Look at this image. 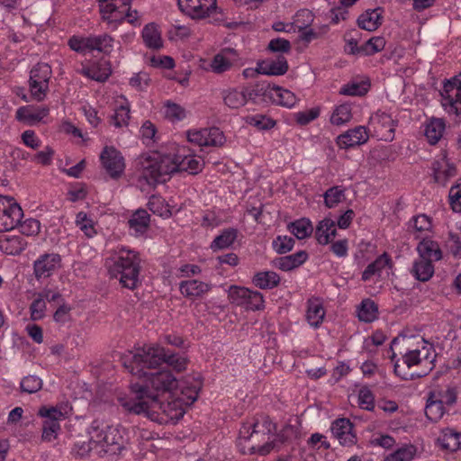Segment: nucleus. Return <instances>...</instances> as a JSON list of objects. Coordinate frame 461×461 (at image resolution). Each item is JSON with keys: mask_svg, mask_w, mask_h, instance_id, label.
Wrapping results in <instances>:
<instances>
[{"mask_svg": "<svg viewBox=\"0 0 461 461\" xmlns=\"http://www.w3.org/2000/svg\"><path fill=\"white\" fill-rule=\"evenodd\" d=\"M456 402V394L452 389H434L429 394L425 414L434 422L438 421L447 411V408Z\"/></svg>", "mask_w": 461, "mask_h": 461, "instance_id": "obj_9", "label": "nucleus"}, {"mask_svg": "<svg viewBox=\"0 0 461 461\" xmlns=\"http://www.w3.org/2000/svg\"><path fill=\"white\" fill-rule=\"evenodd\" d=\"M411 272L417 280L426 282L432 277L434 266L432 265V261L419 257V258L413 262Z\"/></svg>", "mask_w": 461, "mask_h": 461, "instance_id": "obj_39", "label": "nucleus"}, {"mask_svg": "<svg viewBox=\"0 0 461 461\" xmlns=\"http://www.w3.org/2000/svg\"><path fill=\"white\" fill-rule=\"evenodd\" d=\"M357 403L361 409L372 411L375 407V396L372 391L366 387H361L357 394Z\"/></svg>", "mask_w": 461, "mask_h": 461, "instance_id": "obj_60", "label": "nucleus"}, {"mask_svg": "<svg viewBox=\"0 0 461 461\" xmlns=\"http://www.w3.org/2000/svg\"><path fill=\"white\" fill-rule=\"evenodd\" d=\"M296 436L297 429L292 425L285 426L276 433V426L269 417L260 415L242 424L237 445L242 454L266 456Z\"/></svg>", "mask_w": 461, "mask_h": 461, "instance_id": "obj_2", "label": "nucleus"}, {"mask_svg": "<svg viewBox=\"0 0 461 461\" xmlns=\"http://www.w3.org/2000/svg\"><path fill=\"white\" fill-rule=\"evenodd\" d=\"M237 238V230L234 229H226L214 238L210 245L213 252L230 248Z\"/></svg>", "mask_w": 461, "mask_h": 461, "instance_id": "obj_43", "label": "nucleus"}, {"mask_svg": "<svg viewBox=\"0 0 461 461\" xmlns=\"http://www.w3.org/2000/svg\"><path fill=\"white\" fill-rule=\"evenodd\" d=\"M392 267L393 263L390 257L386 253H384L366 267L362 274V279L368 281L374 277L388 276Z\"/></svg>", "mask_w": 461, "mask_h": 461, "instance_id": "obj_25", "label": "nucleus"}, {"mask_svg": "<svg viewBox=\"0 0 461 461\" xmlns=\"http://www.w3.org/2000/svg\"><path fill=\"white\" fill-rule=\"evenodd\" d=\"M87 440L79 439L74 443L72 453L78 456H86L89 454L95 455V448L92 441L91 435H87Z\"/></svg>", "mask_w": 461, "mask_h": 461, "instance_id": "obj_59", "label": "nucleus"}, {"mask_svg": "<svg viewBox=\"0 0 461 461\" xmlns=\"http://www.w3.org/2000/svg\"><path fill=\"white\" fill-rule=\"evenodd\" d=\"M176 172L171 154L152 153L142 155L138 162L139 183L141 187L146 184L155 186L169 179Z\"/></svg>", "mask_w": 461, "mask_h": 461, "instance_id": "obj_6", "label": "nucleus"}, {"mask_svg": "<svg viewBox=\"0 0 461 461\" xmlns=\"http://www.w3.org/2000/svg\"><path fill=\"white\" fill-rule=\"evenodd\" d=\"M170 154L176 166V172L185 171L190 174H197L203 168V160L192 154L185 146H176L174 152Z\"/></svg>", "mask_w": 461, "mask_h": 461, "instance_id": "obj_17", "label": "nucleus"}, {"mask_svg": "<svg viewBox=\"0 0 461 461\" xmlns=\"http://www.w3.org/2000/svg\"><path fill=\"white\" fill-rule=\"evenodd\" d=\"M369 124L382 140H392L393 139L395 123L390 114L377 112L370 117Z\"/></svg>", "mask_w": 461, "mask_h": 461, "instance_id": "obj_22", "label": "nucleus"}, {"mask_svg": "<svg viewBox=\"0 0 461 461\" xmlns=\"http://www.w3.org/2000/svg\"><path fill=\"white\" fill-rule=\"evenodd\" d=\"M111 65L106 60H101L82 68V74L84 76L99 82L105 81L111 75Z\"/></svg>", "mask_w": 461, "mask_h": 461, "instance_id": "obj_35", "label": "nucleus"}, {"mask_svg": "<svg viewBox=\"0 0 461 461\" xmlns=\"http://www.w3.org/2000/svg\"><path fill=\"white\" fill-rule=\"evenodd\" d=\"M336 232L335 221L330 218H324L316 227V240L320 244L327 245L335 238Z\"/></svg>", "mask_w": 461, "mask_h": 461, "instance_id": "obj_33", "label": "nucleus"}, {"mask_svg": "<svg viewBox=\"0 0 461 461\" xmlns=\"http://www.w3.org/2000/svg\"><path fill=\"white\" fill-rule=\"evenodd\" d=\"M288 230L298 240H303L311 236L313 231V226L309 219L302 218L290 223Z\"/></svg>", "mask_w": 461, "mask_h": 461, "instance_id": "obj_48", "label": "nucleus"}, {"mask_svg": "<svg viewBox=\"0 0 461 461\" xmlns=\"http://www.w3.org/2000/svg\"><path fill=\"white\" fill-rule=\"evenodd\" d=\"M148 207L160 217L168 218L171 215L169 205L159 195H152L148 202Z\"/></svg>", "mask_w": 461, "mask_h": 461, "instance_id": "obj_51", "label": "nucleus"}, {"mask_svg": "<svg viewBox=\"0 0 461 461\" xmlns=\"http://www.w3.org/2000/svg\"><path fill=\"white\" fill-rule=\"evenodd\" d=\"M331 432L343 446H352L356 443L353 425L348 419L336 420L331 425Z\"/></svg>", "mask_w": 461, "mask_h": 461, "instance_id": "obj_27", "label": "nucleus"}, {"mask_svg": "<svg viewBox=\"0 0 461 461\" xmlns=\"http://www.w3.org/2000/svg\"><path fill=\"white\" fill-rule=\"evenodd\" d=\"M419 256L430 261H438L442 258V251L438 242L423 239L417 246Z\"/></svg>", "mask_w": 461, "mask_h": 461, "instance_id": "obj_38", "label": "nucleus"}, {"mask_svg": "<svg viewBox=\"0 0 461 461\" xmlns=\"http://www.w3.org/2000/svg\"><path fill=\"white\" fill-rule=\"evenodd\" d=\"M411 226L418 232H428L432 228L430 218L426 214H420L413 217L411 221Z\"/></svg>", "mask_w": 461, "mask_h": 461, "instance_id": "obj_64", "label": "nucleus"}, {"mask_svg": "<svg viewBox=\"0 0 461 461\" xmlns=\"http://www.w3.org/2000/svg\"><path fill=\"white\" fill-rule=\"evenodd\" d=\"M144 384H133L131 385V393L132 396L120 395L119 397H126L132 402H138L136 399L135 386H140L143 390V394L147 400V395L160 397H172L174 394L181 392L182 379L178 381L169 370H161L158 372L143 373Z\"/></svg>", "mask_w": 461, "mask_h": 461, "instance_id": "obj_7", "label": "nucleus"}, {"mask_svg": "<svg viewBox=\"0 0 461 461\" xmlns=\"http://www.w3.org/2000/svg\"><path fill=\"white\" fill-rule=\"evenodd\" d=\"M446 129L444 120L433 118L425 125L424 134L429 144H436L442 138Z\"/></svg>", "mask_w": 461, "mask_h": 461, "instance_id": "obj_40", "label": "nucleus"}, {"mask_svg": "<svg viewBox=\"0 0 461 461\" xmlns=\"http://www.w3.org/2000/svg\"><path fill=\"white\" fill-rule=\"evenodd\" d=\"M187 140L199 147H218L225 143L226 139L219 128L192 129L186 131Z\"/></svg>", "mask_w": 461, "mask_h": 461, "instance_id": "obj_16", "label": "nucleus"}, {"mask_svg": "<svg viewBox=\"0 0 461 461\" xmlns=\"http://www.w3.org/2000/svg\"><path fill=\"white\" fill-rule=\"evenodd\" d=\"M456 174L455 165L449 161L444 153L436 157L431 164V176L438 185H446Z\"/></svg>", "mask_w": 461, "mask_h": 461, "instance_id": "obj_20", "label": "nucleus"}, {"mask_svg": "<svg viewBox=\"0 0 461 461\" xmlns=\"http://www.w3.org/2000/svg\"><path fill=\"white\" fill-rule=\"evenodd\" d=\"M179 290L182 295L194 299L207 294L211 290V285L197 279H189L179 284Z\"/></svg>", "mask_w": 461, "mask_h": 461, "instance_id": "obj_28", "label": "nucleus"}, {"mask_svg": "<svg viewBox=\"0 0 461 461\" xmlns=\"http://www.w3.org/2000/svg\"><path fill=\"white\" fill-rule=\"evenodd\" d=\"M383 20V10L375 8L367 10L363 13L357 19V23L360 28L368 31H375L381 24Z\"/></svg>", "mask_w": 461, "mask_h": 461, "instance_id": "obj_31", "label": "nucleus"}, {"mask_svg": "<svg viewBox=\"0 0 461 461\" xmlns=\"http://www.w3.org/2000/svg\"><path fill=\"white\" fill-rule=\"evenodd\" d=\"M326 312L323 303L319 298H311L307 302L306 321L314 329L319 328L323 322Z\"/></svg>", "mask_w": 461, "mask_h": 461, "instance_id": "obj_29", "label": "nucleus"}, {"mask_svg": "<svg viewBox=\"0 0 461 461\" xmlns=\"http://www.w3.org/2000/svg\"><path fill=\"white\" fill-rule=\"evenodd\" d=\"M161 112L164 118L172 123L182 122L188 115V111L184 106L170 100L164 102Z\"/></svg>", "mask_w": 461, "mask_h": 461, "instance_id": "obj_34", "label": "nucleus"}, {"mask_svg": "<svg viewBox=\"0 0 461 461\" xmlns=\"http://www.w3.org/2000/svg\"><path fill=\"white\" fill-rule=\"evenodd\" d=\"M441 95V105L449 115L461 114V72L447 80Z\"/></svg>", "mask_w": 461, "mask_h": 461, "instance_id": "obj_11", "label": "nucleus"}, {"mask_svg": "<svg viewBox=\"0 0 461 461\" xmlns=\"http://www.w3.org/2000/svg\"><path fill=\"white\" fill-rule=\"evenodd\" d=\"M51 68L47 63H38L30 72L29 88L33 99L41 101L49 90Z\"/></svg>", "mask_w": 461, "mask_h": 461, "instance_id": "obj_14", "label": "nucleus"}, {"mask_svg": "<svg viewBox=\"0 0 461 461\" xmlns=\"http://www.w3.org/2000/svg\"><path fill=\"white\" fill-rule=\"evenodd\" d=\"M313 22V14L308 9H302L298 11L293 19V24L296 31L305 30Z\"/></svg>", "mask_w": 461, "mask_h": 461, "instance_id": "obj_57", "label": "nucleus"}, {"mask_svg": "<svg viewBox=\"0 0 461 461\" xmlns=\"http://www.w3.org/2000/svg\"><path fill=\"white\" fill-rule=\"evenodd\" d=\"M49 114L46 106L25 105L17 109L15 118L25 124L35 125L43 121Z\"/></svg>", "mask_w": 461, "mask_h": 461, "instance_id": "obj_26", "label": "nucleus"}, {"mask_svg": "<svg viewBox=\"0 0 461 461\" xmlns=\"http://www.w3.org/2000/svg\"><path fill=\"white\" fill-rule=\"evenodd\" d=\"M69 412L68 405H60L52 408H41L39 411L40 415L46 418V420H53L59 422L63 420Z\"/></svg>", "mask_w": 461, "mask_h": 461, "instance_id": "obj_56", "label": "nucleus"}, {"mask_svg": "<svg viewBox=\"0 0 461 461\" xmlns=\"http://www.w3.org/2000/svg\"><path fill=\"white\" fill-rule=\"evenodd\" d=\"M27 246V242L21 236L3 235L0 237V249L8 255H18Z\"/></svg>", "mask_w": 461, "mask_h": 461, "instance_id": "obj_32", "label": "nucleus"}, {"mask_svg": "<svg viewBox=\"0 0 461 461\" xmlns=\"http://www.w3.org/2000/svg\"><path fill=\"white\" fill-rule=\"evenodd\" d=\"M252 281L260 289H272L279 284L280 278L276 272L263 271L257 273Z\"/></svg>", "mask_w": 461, "mask_h": 461, "instance_id": "obj_46", "label": "nucleus"}, {"mask_svg": "<svg viewBox=\"0 0 461 461\" xmlns=\"http://www.w3.org/2000/svg\"><path fill=\"white\" fill-rule=\"evenodd\" d=\"M130 120V103L123 96L116 100V107L112 122L115 127H123Z\"/></svg>", "mask_w": 461, "mask_h": 461, "instance_id": "obj_41", "label": "nucleus"}, {"mask_svg": "<svg viewBox=\"0 0 461 461\" xmlns=\"http://www.w3.org/2000/svg\"><path fill=\"white\" fill-rule=\"evenodd\" d=\"M100 160L111 177L117 178L124 171V158L121 152L113 147H104L100 155Z\"/></svg>", "mask_w": 461, "mask_h": 461, "instance_id": "obj_19", "label": "nucleus"}, {"mask_svg": "<svg viewBox=\"0 0 461 461\" xmlns=\"http://www.w3.org/2000/svg\"><path fill=\"white\" fill-rule=\"evenodd\" d=\"M180 10L192 19H204L216 11V0H177Z\"/></svg>", "mask_w": 461, "mask_h": 461, "instance_id": "obj_18", "label": "nucleus"}, {"mask_svg": "<svg viewBox=\"0 0 461 461\" xmlns=\"http://www.w3.org/2000/svg\"><path fill=\"white\" fill-rule=\"evenodd\" d=\"M167 350L159 345H146L137 352H129L122 357V364L133 375L143 377L144 367L155 368L164 363Z\"/></svg>", "mask_w": 461, "mask_h": 461, "instance_id": "obj_8", "label": "nucleus"}, {"mask_svg": "<svg viewBox=\"0 0 461 461\" xmlns=\"http://www.w3.org/2000/svg\"><path fill=\"white\" fill-rule=\"evenodd\" d=\"M231 303L241 306L248 311H259L264 308V298L261 293L243 286L231 285L228 291Z\"/></svg>", "mask_w": 461, "mask_h": 461, "instance_id": "obj_12", "label": "nucleus"}, {"mask_svg": "<svg viewBox=\"0 0 461 461\" xmlns=\"http://www.w3.org/2000/svg\"><path fill=\"white\" fill-rule=\"evenodd\" d=\"M357 316L360 321L371 322L377 318V306L371 300H364L357 310Z\"/></svg>", "mask_w": 461, "mask_h": 461, "instance_id": "obj_52", "label": "nucleus"}, {"mask_svg": "<svg viewBox=\"0 0 461 461\" xmlns=\"http://www.w3.org/2000/svg\"><path fill=\"white\" fill-rule=\"evenodd\" d=\"M392 350L398 351L402 360L409 368L423 365L428 371L434 367L435 350L429 342L420 335H411L403 332L393 339Z\"/></svg>", "mask_w": 461, "mask_h": 461, "instance_id": "obj_4", "label": "nucleus"}, {"mask_svg": "<svg viewBox=\"0 0 461 461\" xmlns=\"http://www.w3.org/2000/svg\"><path fill=\"white\" fill-rule=\"evenodd\" d=\"M369 86L366 80H355L342 86L339 93L345 95H363L368 91Z\"/></svg>", "mask_w": 461, "mask_h": 461, "instance_id": "obj_54", "label": "nucleus"}, {"mask_svg": "<svg viewBox=\"0 0 461 461\" xmlns=\"http://www.w3.org/2000/svg\"><path fill=\"white\" fill-rule=\"evenodd\" d=\"M324 203L328 208H334L346 199L345 189L341 186H332L323 194Z\"/></svg>", "mask_w": 461, "mask_h": 461, "instance_id": "obj_50", "label": "nucleus"}, {"mask_svg": "<svg viewBox=\"0 0 461 461\" xmlns=\"http://www.w3.org/2000/svg\"><path fill=\"white\" fill-rule=\"evenodd\" d=\"M145 45L149 49H160L163 45L161 33L154 23L147 24L141 33Z\"/></svg>", "mask_w": 461, "mask_h": 461, "instance_id": "obj_44", "label": "nucleus"}, {"mask_svg": "<svg viewBox=\"0 0 461 461\" xmlns=\"http://www.w3.org/2000/svg\"><path fill=\"white\" fill-rule=\"evenodd\" d=\"M164 363L172 367L175 371L182 372L186 369L188 359L182 355L169 353L167 350V357H165Z\"/></svg>", "mask_w": 461, "mask_h": 461, "instance_id": "obj_61", "label": "nucleus"}, {"mask_svg": "<svg viewBox=\"0 0 461 461\" xmlns=\"http://www.w3.org/2000/svg\"><path fill=\"white\" fill-rule=\"evenodd\" d=\"M92 36L82 37L73 36L68 40V46L71 50L79 53L93 51Z\"/></svg>", "mask_w": 461, "mask_h": 461, "instance_id": "obj_55", "label": "nucleus"}, {"mask_svg": "<svg viewBox=\"0 0 461 461\" xmlns=\"http://www.w3.org/2000/svg\"><path fill=\"white\" fill-rule=\"evenodd\" d=\"M93 51L97 50L105 54L110 53L113 49V39L104 33L101 35H92Z\"/></svg>", "mask_w": 461, "mask_h": 461, "instance_id": "obj_53", "label": "nucleus"}, {"mask_svg": "<svg viewBox=\"0 0 461 461\" xmlns=\"http://www.w3.org/2000/svg\"><path fill=\"white\" fill-rule=\"evenodd\" d=\"M352 119V108L348 104L336 105L330 114V122L335 126H342Z\"/></svg>", "mask_w": 461, "mask_h": 461, "instance_id": "obj_45", "label": "nucleus"}, {"mask_svg": "<svg viewBox=\"0 0 461 461\" xmlns=\"http://www.w3.org/2000/svg\"><path fill=\"white\" fill-rule=\"evenodd\" d=\"M91 435L95 448V455L105 456L119 455L128 444L127 429L120 425H108L104 421L95 420L86 429Z\"/></svg>", "mask_w": 461, "mask_h": 461, "instance_id": "obj_5", "label": "nucleus"}, {"mask_svg": "<svg viewBox=\"0 0 461 461\" xmlns=\"http://www.w3.org/2000/svg\"><path fill=\"white\" fill-rule=\"evenodd\" d=\"M264 95L274 104L286 108H293L299 102V98L295 95V94L286 88L278 86L268 85L265 89Z\"/></svg>", "mask_w": 461, "mask_h": 461, "instance_id": "obj_24", "label": "nucleus"}, {"mask_svg": "<svg viewBox=\"0 0 461 461\" xmlns=\"http://www.w3.org/2000/svg\"><path fill=\"white\" fill-rule=\"evenodd\" d=\"M130 4V0H99L102 20L110 29L115 30L125 19Z\"/></svg>", "mask_w": 461, "mask_h": 461, "instance_id": "obj_13", "label": "nucleus"}, {"mask_svg": "<svg viewBox=\"0 0 461 461\" xmlns=\"http://www.w3.org/2000/svg\"><path fill=\"white\" fill-rule=\"evenodd\" d=\"M20 386L23 392L34 393L41 389L42 381L36 375H27L22 379Z\"/></svg>", "mask_w": 461, "mask_h": 461, "instance_id": "obj_63", "label": "nucleus"}, {"mask_svg": "<svg viewBox=\"0 0 461 461\" xmlns=\"http://www.w3.org/2000/svg\"><path fill=\"white\" fill-rule=\"evenodd\" d=\"M240 60L239 52L231 48H224L216 53L212 59H200L199 67L207 72L216 75L230 71Z\"/></svg>", "mask_w": 461, "mask_h": 461, "instance_id": "obj_10", "label": "nucleus"}, {"mask_svg": "<svg viewBox=\"0 0 461 461\" xmlns=\"http://www.w3.org/2000/svg\"><path fill=\"white\" fill-rule=\"evenodd\" d=\"M140 259L135 250L118 245L107 251L105 265L112 277L128 289H134L140 283Z\"/></svg>", "mask_w": 461, "mask_h": 461, "instance_id": "obj_3", "label": "nucleus"}, {"mask_svg": "<svg viewBox=\"0 0 461 461\" xmlns=\"http://www.w3.org/2000/svg\"><path fill=\"white\" fill-rule=\"evenodd\" d=\"M46 302L44 298L38 294L30 306L31 318L33 321L41 320L45 316Z\"/></svg>", "mask_w": 461, "mask_h": 461, "instance_id": "obj_62", "label": "nucleus"}, {"mask_svg": "<svg viewBox=\"0 0 461 461\" xmlns=\"http://www.w3.org/2000/svg\"><path fill=\"white\" fill-rule=\"evenodd\" d=\"M385 40L383 37H373L360 46L362 55L371 56L384 50Z\"/></svg>", "mask_w": 461, "mask_h": 461, "instance_id": "obj_58", "label": "nucleus"}, {"mask_svg": "<svg viewBox=\"0 0 461 461\" xmlns=\"http://www.w3.org/2000/svg\"><path fill=\"white\" fill-rule=\"evenodd\" d=\"M416 447L404 445L385 456L384 461H411L416 455Z\"/></svg>", "mask_w": 461, "mask_h": 461, "instance_id": "obj_49", "label": "nucleus"}, {"mask_svg": "<svg viewBox=\"0 0 461 461\" xmlns=\"http://www.w3.org/2000/svg\"><path fill=\"white\" fill-rule=\"evenodd\" d=\"M438 443L443 449L456 451L461 447V433L453 429H444L438 438Z\"/></svg>", "mask_w": 461, "mask_h": 461, "instance_id": "obj_37", "label": "nucleus"}, {"mask_svg": "<svg viewBox=\"0 0 461 461\" xmlns=\"http://www.w3.org/2000/svg\"><path fill=\"white\" fill-rule=\"evenodd\" d=\"M201 387L202 382L198 376L187 375L182 382L181 392L172 397H165L164 401L153 395H147L146 400L140 386L133 387L138 402L126 397H118V401L130 412L144 414L159 423L174 422L180 420L186 408L197 400Z\"/></svg>", "mask_w": 461, "mask_h": 461, "instance_id": "obj_1", "label": "nucleus"}, {"mask_svg": "<svg viewBox=\"0 0 461 461\" xmlns=\"http://www.w3.org/2000/svg\"><path fill=\"white\" fill-rule=\"evenodd\" d=\"M61 267V257L56 253L40 256L33 263V271L37 279L47 278Z\"/></svg>", "mask_w": 461, "mask_h": 461, "instance_id": "obj_21", "label": "nucleus"}, {"mask_svg": "<svg viewBox=\"0 0 461 461\" xmlns=\"http://www.w3.org/2000/svg\"><path fill=\"white\" fill-rule=\"evenodd\" d=\"M369 139L368 130L365 126H357L349 129L337 138V145L340 149H350L367 142Z\"/></svg>", "mask_w": 461, "mask_h": 461, "instance_id": "obj_23", "label": "nucleus"}, {"mask_svg": "<svg viewBox=\"0 0 461 461\" xmlns=\"http://www.w3.org/2000/svg\"><path fill=\"white\" fill-rule=\"evenodd\" d=\"M75 224L86 238H93L97 233L95 222L85 212H79L77 213Z\"/></svg>", "mask_w": 461, "mask_h": 461, "instance_id": "obj_47", "label": "nucleus"}, {"mask_svg": "<svg viewBox=\"0 0 461 461\" xmlns=\"http://www.w3.org/2000/svg\"><path fill=\"white\" fill-rule=\"evenodd\" d=\"M258 69L261 75L281 76L287 72L288 64L284 57L276 59H266L258 61Z\"/></svg>", "mask_w": 461, "mask_h": 461, "instance_id": "obj_30", "label": "nucleus"}, {"mask_svg": "<svg viewBox=\"0 0 461 461\" xmlns=\"http://www.w3.org/2000/svg\"><path fill=\"white\" fill-rule=\"evenodd\" d=\"M23 216L21 206L13 197L0 195V231L14 229Z\"/></svg>", "mask_w": 461, "mask_h": 461, "instance_id": "obj_15", "label": "nucleus"}, {"mask_svg": "<svg viewBox=\"0 0 461 461\" xmlns=\"http://www.w3.org/2000/svg\"><path fill=\"white\" fill-rule=\"evenodd\" d=\"M222 99L229 108L239 109L248 103V94L244 88H229L222 92Z\"/></svg>", "mask_w": 461, "mask_h": 461, "instance_id": "obj_36", "label": "nucleus"}, {"mask_svg": "<svg viewBox=\"0 0 461 461\" xmlns=\"http://www.w3.org/2000/svg\"><path fill=\"white\" fill-rule=\"evenodd\" d=\"M149 215L143 209L137 210L129 220V226L134 235H142L148 230Z\"/></svg>", "mask_w": 461, "mask_h": 461, "instance_id": "obj_42", "label": "nucleus"}]
</instances>
